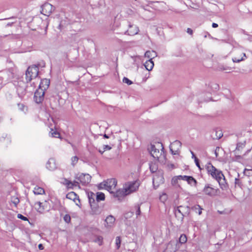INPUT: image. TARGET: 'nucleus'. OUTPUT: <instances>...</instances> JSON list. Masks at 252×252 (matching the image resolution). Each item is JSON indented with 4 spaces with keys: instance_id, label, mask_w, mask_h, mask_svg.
<instances>
[{
    "instance_id": "obj_43",
    "label": "nucleus",
    "mask_w": 252,
    "mask_h": 252,
    "mask_svg": "<svg viewBox=\"0 0 252 252\" xmlns=\"http://www.w3.org/2000/svg\"><path fill=\"white\" fill-rule=\"evenodd\" d=\"M123 81L124 83H126V84H127V85H129L132 84V82L131 81H130V80H129L126 77H124L123 78Z\"/></svg>"
},
{
    "instance_id": "obj_29",
    "label": "nucleus",
    "mask_w": 252,
    "mask_h": 252,
    "mask_svg": "<svg viewBox=\"0 0 252 252\" xmlns=\"http://www.w3.org/2000/svg\"><path fill=\"white\" fill-rule=\"evenodd\" d=\"M95 198L97 202L104 200L105 199L104 194L102 192H97L96 195H95Z\"/></svg>"
},
{
    "instance_id": "obj_2",
    "label": "nucleus",
    "mask_w": 252,
    "mask_h": 252,
    "mask_svg": "<svg viewBox=\"0 0 252 252\" xmlns=\"http://www.w3.org/2000/svg\"><path fill=\"white\" fill-rule=\"evenodd\" d=\"M158 148L156 146L152 145L151 147V154L156 159L163 161L165 158L163 147L162 145L158 144Z\"/></svg>"
},
{
    "instance_id": "obj_55",
    "label": "nucleus",
    "mask_w": 252,
    "mask_h": 252,
    "mask_svg": "<svg viewBox=\"0 0 252 252\" xmlns=\"http://www.w3.org/2000/svg\"><path fill=\"white\" fill-rule=\"evenodd\" d=\"M103 137L105 138H109V137L106 134H104V135H103Z\"/></svg>"
},
{
    "instance_id": "obj_47",
    "label": "nucleus",
    "mask_w": 252,
    "mask_h": 252,
    "mask_svg": "<svg viewBox=\"0 0 252 252\" xmlns=\"http://www.w3.org/2000/svg\"><path fill=\"white\" fill-rule=\"evenodd\" d=\"M194 161L195 162V164L196 165V166L200 169H201V167L200 166V165H199V160H198V159L197 158H195V159H194Z\"/></svg>"
},
{
    "instance_id": "obj_59",
    "label": "nucleus",
    "mask_w": 252,
    "mask_h": 252,
    "mask_svg": "<svg viewBox=\"0 0 252 252\" xmlns=\"http://www.w3.org/2000/svg\"><path fill=\"white\" fill-rule=\"evenodd\" d=\"M216 156L217 157V154L216 153Z\"/></svg>"
},
{
    "instance_id": "obj_20",
    "label": "nucleus",
    "mask_w": 252,
    "mask_h": 252,
    "mask_svg": "<svg viewBox=\"0 0 252 252\" xmlns=\"http://www.w3.org/2000/svg\"><path fill=\"white\" fill-rule=\"evenodd\" d=\"M35 204L38 205V206H39L37 208V210L40 213H43L45 210H48L46 201H45L44 203L38 202L36 203Z\"/></svg>"
},
{
    "instance_id": "obj_3",
    "label": "nucleus",
    "mask_w": 252,
    "mask_h": 252,
    "mask_svg": "<svg viewBox=\"0 0 252 252\" xmlns=\"http://www.w3.org/2000/svg\"><path fill=\"white\" fill-rule=\"evenodd\" d=\"M38 65H33L29 66L26 72V79L27 82L36 78L38 75Z\"/></svg>"
},
{
    "instance_id": "obj_48",
    "label": "nucleus",
    "mask_w": 252,
    "mask_h": 252,
    "mask_svg": "<svg viewBox=\"0 0 252 252\" xmlns=\"http://www.w3.org/2000/svg\"><path fill=\"white\" fill-rule=\"evenodd\" d=\"M111 149V147L110 146H109V145H104L103 146V149H104V151H106V150H109Z\"/></svg>"
},
{
    "instance_id": "obj_17",
    "label": "nucleus",
    "mask_w": 252,
    "mask_h": 252,
    "mask_svg": "<svg viewBox=\"0 0 252 252\" xmlns=\"http://www.w3.org/2000/svg\"><path fill=\"white\" fill-rule=\"evenodd\" d=\"M111 193L113 194L114 197L118 198L119 200H121L122 198L126 195L123 189L122 190L119 189L116 191L114 190V192H112Z\"/></svg>"
},
{
    "instance_id": "obj_32",
    "label": "nucleus",
    "mask_w": 252,
    "mask_h": 252,
    "mask_svg": "<svg viewBox=\"0 0 252 252\" xmlns=\"http://www.w3.org/2000/svg\"><path fill=\"white\" fill-rule=\"evenodd\" d=\"M188 183L190 186H196L197 184V181L194 178L191 176L190 178H189V180L188 181Z\"/></svg>"
},
{
    "instance_id": "obj_26",
    "label": "nucleus",
    "mask_w": 252,
    "mask_h": 252,
    "mask_svg": "<svg viewBox=\"0 0 252 252\" xmlns=\"http://www.w3.org/2000/svg\"><path fill=\"white\" fill-rule=\"evenodd\" d=\"M95 197V194L94 193L91 192L88 193L89 201V203L91 206H92V204L94 203V202H95V200H94Z\"/></svg>"
},
{
    "instance_id": "obj_5",
    "label": "nucleus",
    "mask_w": 252,
    "mask_h": 252,
    "mask_svg": "<svg viewBox=\"0 0 252 252\" xmlns=\"http://www.w3.org/2000/svg\"><path fill=\"white\" fill-rule=\"evenodd\" d=\"M139 186V183L137 181L128 182L125 184L123 189L125 194L128 195L132 192L136 191Z\"/></svg>"
},
{
    "instance_id": "obj_19",
    "label": "nucleus",
    "mask_w": 252,
    "mask_h": 252,
    "mask_svg": "<svg viewBox=\"0 0 252 252\" xmlns=\"http://www.w3.org/2000/svg\"><path fill=\"white\" fill-rule=\"evenodd\" d=\"M46 167L50 170H54L57 168L55 160L54 158H50L46 163Z\"/></svg>"
},
{
    "instance_id": "obj_14",
    "label": "nucleus",
    "mask_w": 252,
    "mask_h": 252,
    "mask_svg": "<svg viewBox=\"0 0 252 252\" xmlns=\"http://www.w3.org/2000/svg\"><path fill=\"white\" fill-rule=\"evenodd\" d=\"M139 32L138 28L134 25H128V29L125 32V34L133 36L138 33Z\"/></svg>"
},
{
    "instance_id": "obj_8",
    "label": "nucleus",
    "mask_w": 252,
    "mask_h": 252,
    "mask_svg": "<svg viewBox=\"0 0 252 252\" xmlns=\"http://www.w3.org/2000/svg\"><path fill=\"white\" fill-rule=\"evenodd\" d=\"M117 182L115 179H109L105 181L106 189L110 192L112 193L114 190L116 189Z\"/></svg>"
},
{
    "instance_id": "obj_13",
    "label": "nucleus",
    "mask_w": 252,
    "mask_h": 252,
    "mask_svg": "<svg viewBox=\"0 0 252 252\" xmlns=\"http://www.w3.org/2000/svg\"><path fill=\"white\" fill-rule=\"evenodd\" d=\"M2 76H0V89L1 88L3 80H5V82L13 77V73L10 71H3L1 73Z\"/></svg>"
},
{
    "instance_id": "obj_36",
    "label": "nucleus",
    "mask_w": 252,
    "mask_h": 252,
    "mask_svg": "<svg viewBox=\"0 0 252 252\" xmlns=\"http://www.w3.org/2000/svg\"><path fill=\"white\" fill-rule=\"evenodd\" d=\"M121 242V241L120 237L119 236H117L116 238V245L117 249H119L120 248Z\"/></svg>"
},
{
    "instance_id": "obj_27",
    "label": "nucleus",
    "mask_w": 252,
    "mask_h": 252,
    "mask_svg": "<svg viewBox=\"0 0 252 252\" xmlns=\"http://www.w3.org/2000/svg\"><path fill=\"white\" fill-rule=\"evenodd\" d=\"M33 192L35 194H42L44 193V190L42 188L35 187L34 189Z\"/></svg>"
},
{
    "instance_id": "obj_28",
    "label": "nucleus",
    "mask_w": 252,
    "mask_h": 252,
    "mask_svg": "<svg viewBox=\"0 0 252 252\" xmlns=\"http://www.w3.org/2000/svg\"><path fill=\"white\" fill-rule=\"evenodd\" d=\"M192 209L196 213H198V215H200L202 214V208L199 205H196L194 206Z\"/></svg>"
},
{
    "instance_id": "obj_42",
    "label": "nucleus",
    "mask_w": 252,
    "mask_h": 252,
    "mask_svg": "<svg viewBox=\"0 0 252 252\" xmlns=\"http://www.w3.org/2000/svg\"><path fill=\"white\" fill-rule=\"evenodd\" d=\"M98 188L100 189H106L105 181H104L103 182L100 183L98 186Z\"/></svg>"
},
{
    "instance_id": "obj_46",
    "label": "nucleus",
    "mask_w": 252,
    "mask_h": 252,
    "mask_svg": "<svg viewBox=\"0 0 252 252\" xmlns=\"http://www.w3.org/2000/svg\"><path fill=\"white\" fill-rule=\"evenodd\" d=\"M178 177L180 178V180H184V181H185L187 178H188V176H186V175H184V176L179 175Z\"/></svg>"
},
{
    "instance_id": "obj_21",
    "label": "nucleus",
    "mask_w": 252,
    "mask_h": 252,
    "mask_svg": "<svg viewBox=\"0 0 252 252\" xmlns=\"http://www.w3.org/2000/svg\"><path fill=\"white\" fill-rule=\"evenodd\" d=\"M92 241L98 244L99 246H101L103 243V238L101 236L94 235L92 238Z\"/></svg>"
},
{
    "instance_id": "obj_40",
    "label": "nucleus",
    "mask_w": 252,
    "mask_h": 252,
    "mask_svg": "<svg viewBox=\"0 0 252 252\" xmlns=\"http://www.w3.org/2000/svg\"><path fill=\"white\" fill-rule=\"evenodd\" d=\"M244 174L248 176H250L252 175V170L245 169L244 171Z\"/></svg>"
},
{
    "instance_id": "obj_4",
    "label": "nucleus",
    "mask_w": 252,
    "mask_h": 252,
    "mask_svg": "<svg viewBox=\"0 0 252 252\" xmlns=\"http://www.w3.org/2000/svg\"><path fill=\"white\" fill-rule=\"evenodd\" d=\"M164 179L163 178V172L161 171H158L153 176V184L155 189H157L160 185L163 184Z\"/></svg>"
},
{
    "instance_id": "obj_15",
    "label": "nucleus",
    "mask_w": 252,
    "mask_h": 252,
    "mask_svg": "<svg viewBox=\"0 0 252 252\" xmlns=\"http://www.w3.org/2000/svg\"><path fill=\"white\" fill-rule=\"evenodd\" d=\"M189 208L188 206H180L175 210V214L177 213H180L183 217L186 216L189 214Z\"/></svg>"
},
{
    "instance_id": "obj_31",
    "label": "nucleus",
    "mask_w": 252,
    "mask_h": 252,
    "mask_svg": "<svg viewBox=\"0 0 252 252\" xmlns=\"http://www.w3.org/2000/svg\"><path fill=\"white\" fill-rule=\"evenodd\" d=\"M187 241V236L184 234H181L179 239V243L182 244H185V243H186Z\"/></svg>"
},
{
    "instance_id": "obj_41",
    "label": "nucleus",
    "mask_w": 252,
    "mask_h": 252,
    "mask_svg": "<svg viewBox=\"0 0 252 252\" xmlns=\"http://www.w3.org/2000/svg\"><path fill=\"white\" fill-rule=\"evenodd\" d=\"M63 220H64L65 222H66V223H69L70 222V220H71V218H70V216L68 215V214H66L64 217H63Z\"/></svg>"
},
{
    "instance_id": "obj_34",
    "label": "nucleus",
    "mask_w": 252,
    "mask_h": 252,
    "mask_svg": "<svg viewBox=\"0 0 252 252\" xmlns=\"http://www.w3.org/2000/svg\"><path fill=\"white\" fill-rule=\"evenodd\" d=\"M78 158L77 156H74L71 158V165L72 166H74L76 165V164L77 163L78 161Z\"/></svg>"
},
{
    "instance_id": "obj_10",
    "label": "nucleus",
    "mask_w": 252,
    "mask_h": 252,
    "mask_svg": "<svg viewBox=\"0 0 252 252\" xmlns=\"http://www.w3.org/2000/svg\"><path fill=\"white\" fill-rule=\"evenodd\" d=\"M45 91L42 89H38L34 93V100L36 103H40L43 101L44 98Z\"/></svg>"
},
{
    "instance_id": "obj_6",
    "label": "nucleus",
    "mask_w": 252,
    "mask_h": 252,
    "mask_svg": "<svg viewBox=\"0 0 252 252\" xmlns=\"http://www.w3.org/2000/svg\"><path fill=\"white\" fill-rule=\"evenodd\" d=\"M219 189H215L211 187L209 184L205 185L204 189L202 190L203 193L205 195L210 196H214L218 194L219 192Z\"/></svg>"
},
{
    "instance_id": "obj_25",
    "label": "nucleus",
    "mask_w": 252,
    "mask_h": 252,
    "mask_svg": "<svg viewBox=\"0 0 252 252\" xmlns=\"http://www.w3.org/2000/svg\"><path fill=\"white\" fill-rule=\"evenodd\" d=\"M145 57H147L148 58H154L157 56L156 52L154 51H147L145 53Z\"/></svg>"
},
{
    "instance_id": "obj_35",
    "label": "nucleus",
    "mask_w": 252,
    "mask_h": 252,
    "mask_svg": "<svg viewBox=\"0 0 252 252\" xmlns=\"http://www.w3.org/2000/svg\"><path fill=\"white\" fill-rule=\"evenodd\" d=\"M150 169L152 172H153V173L156 172H156H157V170L158 169V167L155 164H152L150 166Z\"/></svg>"
},
{
    "instance_id": "obj_57",
    "label": "nucleus",
    "mask_w": 252,
    "mask_h": 252,
    "mask_svg": "<svg viewBox=\"0 0 252 252\" xmlns=\"http://www.w3.org/2000/svg\"><path fill=\"white\" fill-rule=\"evenodd\" d=\"M190 177H191V176H188V178H187L185 181H186L188 183V181L189 180V178H190Z\"/></svg>"
},
{
    "instance_id": "obj_50",
    "label": "nucleus",
    "mask_w": 252,
    "mask_h": 252,
    "mask_svg": "<svg viewBox=\"0 0 252 252\" xmlns=\"http://www.w3.org/2000/svg\"><path fill=\"white\" fill-rule=\"evenodd\" d=\"M38 247L40 250H42L44 249V247L41 244H39Z\"/></svg>"
},
{
    "instance_id": "obj_53",
    "label": "nucleus",
    "mask_w": 252,
    "mask_h": 252,
    "mask_svg": "<svg viewBox=\"0 0 252 252\" xmlns=\"http://www.w3.org/2000/svg\"><path fill=\"white\" fill-rule=\"evenodd\" d=\"M14 22H11V23H8L7 24H6V26H11L12 24Z\"/></svg>"
},
{
    "instance_id": "obj_24",
    "label": "nucleus",
    "mask_w": 252,
    "mask_h": 252,
    "mask_svg": "<svg viewBox=\"0 0 252 252\" xmlns=\"http://www.w3.org/2000/svg\"><path fill=\"white\" fill-rule=\"evenodd\" d=\"M64 184H65L69 188H72L74 186L77 187L79 185V183L77 181H74L73 182H72L66 179H64Z\"/></svg>"
},
{
    "instance_id": "obj_49",
    "label": "nucleus",
    "mask_w": 252,
    "mask_h": 252,
    "mask_svg": "<svg viewBox=\"0 0 252 252\" xmlns=\"http://www.w3.org/2000/svg\"><path fill=\"white\" fill-rule=\"evenodd\" d=\"M187 32L189 33V34L190 35H192V33H193V31L192 30L190 29V28H188L187 30Z\"/></svg>"
},
{
    "instance_id": "obj_11",
    "label": "nucleus",
    "mask_w": 252,
    "mask_h": 252,
    "mask_svg": "<svg viewBox=\"0 0 252 252\" xmlns=\"http://www.w3.org/2000/svg\"><path fill=\"white\" fill-rule=\"evenodd\" d=\"M182 143L179 140L174 141L170 146V150L173 155L179 154V150L181 147Z\"/></svg>"
},
{
    "instance_id": "obj_52",
    "label": "nucleus",
    "mask_w": 252,
    "mask_h": 252,
    "mask_svg": "<svg viewBox=\"0 0 252 252\" xmlns=\"http://www.w3.org/2000/svg\"><path fill=\"white\" fill-rule=\"evenodd\" d=\"M213 28H216L218 27V25L216 23H213L212 24Z\"/></svg>"
},
{
    "instance_id": "obj_33",
    "label": "nucleus",
    "mask_w": 252,
    "mask_h": 252,
    "mask_svg": "<svg viewBox=\"0 0 252 252\" xmlns=\"http://www.w3.org/2000/svg\"><path fill=\"white\" fill-rule=\"evenodd\" d=\"M11 201L13 204H14V206L16 207L17 204L19 203L20 200L17 197L12 196L11 199Z\"/></svg>"
},
{
    "instance_id": "obj_38",
    "label": "nucleus",
    "mask_w": 252,
    "mask_h": 252,
    "mask_svg": "<svg viewBox=\"0 0 252 252\" xmlns=\"http://www.w3.org/2000/svg\"><path fill=\"white\" fill-rule=\"evenodd\" d=\"M179 180H180V178L178 177V176L173 177L171 181L172 184L173 185H176L178 184Z\"/></svg>"
},
{
    "instance_id": "obj_9",
    "label": "nucleus",
    "mask_w": 252,
    "mask_h": 252,
    "mask_svg": "<svg viewBox=\"0 0 252 252\" xmlns=\"http://www.w3.org/2000/svg\"><path fill=\"white\" fill-rule=\"evenodd\" d=\"M54 10V6L48 2L45 3L41 6V13L47 16H49Z\"/></svg>"
},
{
    "instance_id": "obj_51",
    "label": "nucleus",
    "mask_w": 252,
    "mask_h": 252,
    "mask_svg": "<svg viewBox=\"0 0 252 252\" xmlns=\"http://www.w3.org/2000/svg\"><path fill=\"white\" fill-rule=\"evenodd\" d=\"M190 153H191V154L192 155V158H194V159H195V158H197L195 157L194 153L192 151H190Z\"/></svg>"
},
{
    "instance_id": "obj_1",
    "label": "nucleus",
    "mask_w": 252,
    "mask_h": 252,
    "mask_svg": "<svg viewBox=\"0 0 252 252\" xmlns=\"http://www.w3.org/2000/svg\"><path fill=\"white\" fill-rule=\"evenodd\" d=\"M205 167L208 173L217 181L221 189L227 190L228 188V185L222 172L217 169L210 162L208 163Z\"/></svg>"
},
{
    "instance_id": "obj_22",
    "label": "nucleus",
    "mask_w": 252,
    "mask_h": 252,
    "mask_svg": "<svg viewBox=\"0 0 252 252\" xmlns=\"http://www.w3.org/2000/svg\"><path fill=\"white\" fill-rule=\"evenodd\" d=\"M223 136L222 132L220 130H214L211 136L214 139H219Z\"/></svg>"
},
{
    "instance_id": "obj_37",
    "label": "nucleus",
    "mask_w": 252,
    "mask_h": 252,
    "mask_svg": "<svg viewBox=\"0 0 252 252\" xmlns=\"http://www.w3.org/2000/svg\"><path fill=\"white\" fill-rule=\"evenodd\" d=\"M246 142L238 143L237 145L236 149L240 150L245 146Z\"/></svg>"
},
{
    "instance_id": "obj_16",
    "label": "nucleus",
    "mask_w": 252,
    "mask_h": 252,
    "mask_svg": "<svg viewBox=\"0 0 252 252\" xmlns=\"http://www.w3.org/2000/svg\"><path fill=\"white\" fill-rule=\"evenodd\" d=\"M115 221V218L112 215L108 216L105 220V226L110 228L113 226Z\"/></svg>"
},
{
    "instance_id": "obj_56",
    "label": "nucleus",
    "mask_w": 252,
    "mask_h": 252,
    "mask_svg": "<svg viewBox=\"0 0 252 252\" xmlns=\"http://www.w3.org/2000/svg\"><path fill=\"white\" fill-rule=\"evenodd\" d=\"M104 151H104V149H103V150H99V152L100 153H101V154H102L104 153Z\"/></svg>"
},
{
    "instance_id": "obj_18",
    "label": "nucleus",
    "mask_w": 252,
    "mask_h": 252,
    "mask_svg": "<svg viewBox=\"0 0 252 252\" xmlns=\"http://www.w3.org/2000/svg\"><path fill=\"white\" fill-rule=\"evenodd\" d=\"M50 85V80L47 79H43L41 80L39 85V89H42L43 91H46L49 87Z\"/></svg>"
},
{
    "instance_id": "obj_45",
    "label": "nucleus",
    "mask_w": 252,
    "mask_h": 252,
    "mask_svg": "<svg viewBox=\"0 0 252 252\" xmlns=\"http://www.w3.org/2000/svg\"><path fill=\"white\" fill-rule=\"evenodd\" d=\"M73 196H76V194L73 192L68 193L66 196L68 198H71V197H73Z\"/></svg>"
},
{
    "instance_id": "obj_44",
    "label": "nucleus",
    "mask_w": 252,
    "mask_h": 252,
    "mask_svg": "<svg viewBox=\"0 0 252 252\" xmlns=\"http://www.w3.org/2000/svg\"><path fill=\"white\" fill-rule=\"evenodd\" d=\"M17 217H18V218L20 219L23 220H28L27 218H26V217L23 216L22 214H18Z\"/></svg>"
},
{
    "instance_id": "obj_39",
    "label": "nucleus",
    "mask_w": 252,
    "mask_h": 252,
    "mask_svg": "<svg viewBox=\"0 0 252 252\" xmlns=\"http://www.w3.org/2000/svg\"><path fill=\"white\" fill-rule=\"evenodd\" d=\"M135 214L137 217L138 216H140L141 214L140 206L139 205H138L135 207Z\"/></svg>"
},
{
    "instance_id": "obj_23",
    "label": "nucleus",
    "mask_w": 252,
    "mask_h": 252,
    "mask_svg": "<svg viewBox=\"0 0 252 252\" xmlns=\"http://www.w3.org/2000/svg\"><path fill=\"white\" fill-rule=\"evenodd\" d=\"M154 65V63L152 61V58H151L150 60L146 61L144 63V66L146 69L148 71L151 70L153 69Z\"/></svg>"
},
{
    "instance_id": "obj_58",
    "label": "nucleus",
    "mask_w": 252,
    "mask_h": 252,
    "mask_svg": "<svg viewBox=\"0 0 252 252\" xmlns=\"http://www.w3.org/2000/svg\"><path fill=\"white\" fill-rule=\"evenodd\" d=\"M44 66H45V63H43V65L42 66L44 67Z\"/></svg>"
},
{
    "instance_id": "obj_7",
    "label": "nucleus",
    "mask_w": 252,
    "mask_h": 252,
    "mask_svg": "<svg viewBox=\"0 0 252 252\" xmlns=\"http://www.w3.org/2000/svg\"><path fill=\"white\" fill-rule=\"evenodd\" d=\"M233 52L234 57L232 58V61L234 63H239L245 60L244 58L246 57L245 53L238 49L234 50Z\"/></svg>"
},
{
    "instance_id": "obj_54",
    "label": "nucleus",
    "mask_w": 252,
    "mask_h": 252,
    "mask_svg": "<svg viewBox=\"0 0 252 252\" xmlns=\"http://www.w3.org/2000/svg\"><path fill=\"white\" fill-rule=\"evenodd\" d=\"M239 181V180L238 179L235 178V184H238Z\"/></svg>"
},
{
    "instance_id": "obj_30",
    "label": "nucleus",
    "mask_w": 252,
    "mask_h": 252,
    "mask_svg": "<svg viewBox=\"0 0 252 252\" xmlns=\"http://www.w3.org/2000/svg\"><path fill=\"white\" fill-rule=\"evenodd\" d=\"M49 134L53 137L59 138L60 134L57 130H54L53 128H51V131L49 132Z\"/></svg>"
},
{
    "instance_id": "obj_12",
    "label": "nucleus",
    "mask_w": 252,
    "mask_h": 252,
    "mask_svg": "<svg viewBox=\"0 0 252 252\" xmlns=\"http://www.w3.org/2000/svg\"><path fill=\"white\" fill-rule=\"evenodd\" d=\"M78 180L83 185L89 184L91 180V176L88 174L82 173L77 178Z\"/></svg>"
}]
</instances>
